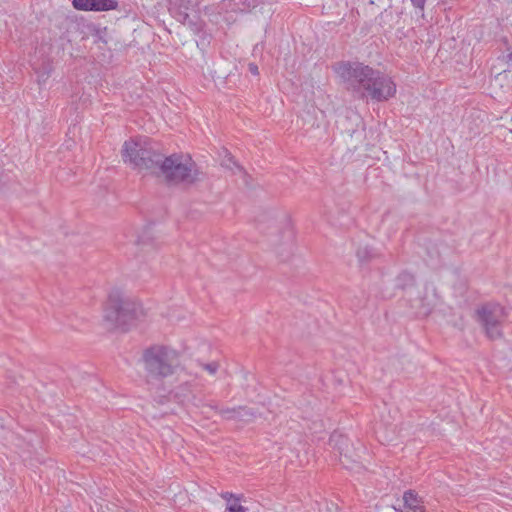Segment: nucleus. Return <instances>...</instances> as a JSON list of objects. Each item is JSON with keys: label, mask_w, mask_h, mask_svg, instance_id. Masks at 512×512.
<instances>
[{"label": "nucleus", "mask_w": 512, "mask_h": 512, "mask_svg": "<svg viewBox=\"0 0 512 512\" xmlns=\"http://www.w3.org/2000/svg\"><path fill=\"white\" fill-rule=\"evenodd\" d=\"M329 445L339 453L340 462L346 469H352L353 465L359 463L360 449L355 448L346 435L334 431L330 435Z\"/></svg>", "instance_id": "obj_6"}, {"label": "nucleus", "mask_w": 512, "mask_h": 512, "mask_svg": "<svg viewBox=\"0 0 512 512\" xmlns=\"http://www.w3.org/2000/svg\"><path fill=\"white\" fill-rule=\"evenodd\" d=\"M356 256L359 262L363 264L374 257V250L369 246H361L357 249Z\"/></svg>", "instance_id": "obj_17"}, {"label": "nucleus", "mask_w": 512, "mask_h": 512, "mask_svg": "<svg viewBox=\"0 0 512 512\" xmlns=\"http://www.w3.org/2000/svg\"><path fill=\"white\" fill-rule=\"evenodd\" d=\"M227 161L229 162V164L226 162L225 165L229 168L232 169V166L230 164H232L233 166H235L238 170H242V168L235 162L234 158L229 155Z\"/></svg>", "instance_id": "obj_22"}, {"label": "nucleus", "mask_w": 512, "mask_h": 512, "mask_svg": "<svg viewBox=\"0 0 512 512\" xmlns=\"http://www.w3.org/2000/svg\"><path fill=\"white\" fill-rule=\"evenodd\" d=\"M222 497L227 501H230L231 498H234L233 503H228L225 512H246V508L239 504V498L235 497L232 493H224Z\"/></svg>", "instance_id": "obj_14"}, {"label": "nucleus", "mask_w": 512, "mask_h": 512, "mask_svg": "<svg viewBox=\"0 0 512 512\" xmlns=\"http://www.w3.org/2000/svg\"><path fill=\"white\" fill-rule=\"evenodd\" d=\"M504 319L505 309L498 303H485L476 309V320L490 340L503 337L502 323Z\"/></svg>", "instance_id": "obj_5"}, {"label": "nucleus", "mask_w": 512, "mask_h": 512, "mask_svg": "<svg viewBox=\"0 0 512 512\" xmlns=\"http://www.w3.org/2000/svg\"><path fill=\"white\" fill-rule=\"evenodd\" d=\"M199 4V0H170V12L179 22H186L189 11L194 10Z\"/></svg>", "instance_id": "obj_9"}, {"label": "nucleus", "mask_w": 512, "mask_h": 512, "mask_svg": "<svg viewBox=\"0 0 512 512\" xmlns=\"http://www.w3.org/2000/svg\"><path fill=\"white\" fill-rule=\"evenodd\" d=\"M415 284V278L413 274L409 272H402L396 278V287L404 290L406 288L412 287Z\"/></svg>", "instance_id": "obj_13"}, {"label": "nucleus", "mask_w": 512, "mask_h": 512, "mask_svg": "<svg viewBox=\"0 0 512 512\" xmlns=\"http://www.w3.org/2000/svg\"><path fill=\"white\" fill-rule=\"evenodd\" d=\"M180 23L183 25H187L190 28V30L195 34H200L205 26L204 21L197 14L193 15L192 17L188 15L187 21Z\"/></svg>", "instance_id": "obj_12"}, {"label": "nucleus", "mask_w": 512, "mask_h": 512, "mask_svg": "<svg viewBox=\"0 0 512 512\" xmlns=\"http://www.w3.org/2000/svg\"><path fill=\"white\" fill-rule=\"evenodd\" d=\"M218 412L226 420H238V407L220 409Z\"/></svg>", "instance_id": "obj_18"}, {"label": "nucleus", "mask_w": 512, "mask_h": 512, "mask_svg": "<svg viewBox=\"0 0 512 512\" xmlns=\"http://www.w3.org/2000/svg\"><path fill=\"white\" fill-rule=\"evenodd\" d=\"M335 73L358 98L365 99L367 90L372 86L373 80L378 76L379 70L362 62L341 61L334 65Z\"/></svg>", "instance_id": "obj_3"}, {"label": "nucleus", "mask_w": 512, "mask_h": 512, "mask_svg": "<svg viewBox=\"0 0 512 512\" xmlns=\"http://www.w3.org/2000/svg\"><path fill=\"white\" fill-rule=\"evenodd\" d=\"M413 7L416 9H419L422 13V16H424V7L427 0H410Z\"/></svg>", "instance_id": "obj_21"}, {"label": "nucleus", "mask_w": 512, "mask_h": 512, "mask_svg": "<svg viewBox=\"0 0 512 512\" xmlns=\"http://www.w3.org/2000/svg\"><path fill=\"white\" fill-rule=\"evenodd\" d=\"M203 368L211 375H214L219 368V364L217 362H210L207 364H203Z\"/></svg>", "instance_id": "obj_20"}, {"label": "nucleus", "mask_w": 512, "mask_h": 512, "mask_svg": "<svg viewBox=\"0 0 512 512\" xmlns=\"http://www.w3.org/2000/svg\"><path fill=\"white\" fill-rule=\"evenodd\" d=\"M403 502L405 510L424 508L420 505L421 499L419 498L418 494L413 490H408L404 493Z\"/></svg>", "instance_id": "obj_11"}, {"label": "nucleus", "mask_w": 512, "mask_h": 512, "mask_svg": "<svg viewBox=\"0 0 512 512\" xmlns=\"http://www.w3.org/2000/svg\"><path fill=\"white\" fill-rule=\"evenodd\" d=\"M121 154L125 163L163 178L167 185H194L202 180L203 173L190 155L173 153L165 156L149 141L127 140Z\"/></svg>", "instance_id": "obj_1"}, {"label": "nucleus", "mask_w": 512, "mask_h": 512, "mask_svg": "<svg viewBox=\"0 0 512 512\" xmlns=\"http://www.w3.org/2000/svg\"><path fill=\"white\" fill-rule=\"evenodd\" d=\"M258 6V0H229L228 7L235 12L248 13Z\"/></svg>", "instance_id": "obj_10"}, {"label": "nucleus", "mask_w": 512, "mask_h": 512, "mask_svg": "<svg viewBox=\"0 0 512 512\" xmlns=\"http://www.w3.org/2000/svg\"><path fill=\"white\" fill-rule=\"evenodd\" d=\"M348 121H352V122L355 124V128H345V130H344V131H345L349 136H351V137H353L355 134L360 133V131H359L358 127H359V125H362V126H363V122H362L361 117H360L359 115H357V114H353L351 117H348V116H347V117H345V119L341 122V124H342L343 126H345V122H348Z\"/></svg>", "instance_id": "obj_15"}, {"label": "nucleus", "mask_w": 512, "mask_h": 512, "mask_svg": "<svg viewBox=\"0 0 512 512\" xmlns=\"http://www.w3.org/2000/svg\"><path fill=\"white\" fill-rule=\"evenodd\" d=\"M143 316V308L138 302L124 298L121 291L117 289L109 293L104 308V320L112 326L127 331Z\"/></svg>", "instance_id": "obj_2"}, {"label": "nucleus", "mask_w": 512, "mask_h": 512, "mask_svg": "<svg viewBox=\"0 0 512 512\" xmlns=\"http://www.w3.org/2000/svg\"><path fill=\"white\" fill-rule=\"evenodd\" d=\"M150 244H152V238L150 237L149 229H147L138 237L137 245L147 246Z\"/></svg>", "instance_id": "obj_19"}, {"label": "nucleus", "mask_w": 512, "mask_h": 512, "mask_svg": "<svg viewBox=\"0 0 512 512\" xmlns=\"http://www.w3.org/2000/svg\"><path fill=\"white\" fill-rule=\"evenodd\" d=\"M396 84L392 78L379 70L378 76L373 80L372 86L367 90L365 98L376 102H384L394 97Z\"/></svg>", "instance_id": "obj_7"}, {"label": "nucleus", "mask_w": 512, "mask_h": 512, "mask_svg": "<svg viewBox=\"0 0 512 512\" xmlns=\"http://www.w3.org/2000/svg\"><path fill=\"white\" fill-rule=\"evenodd\" d=\"M248 70L253 75H258L259 74L258 66L255 63H249Z\"/></svg>", "instance_id": "obj_23"}, {"label": "nucleus", "mask_w": 512, "mask_h": 512, "mask_svg": "<svg viewBox=\"0 0 512 512\" xmlns=\"http://www.w3.org/2000/svg\"><path fill=\"white\" fill-rule=\"evenodd\" d=\"M72 5L80 11H110L118 8V0H72Z\"/></svg>", "instance_id": "obj_8"}, {"label": "nucleus", "mask_w": 512, "mask_h": 512, "mask_svg": "<svg viewBox=\"0 0 512 512\" xmlns=\"http://www.w3.org/2000/svg\"><path fill=\"white\" fill-rule=\"evenodd\" d=\"M257 416V411L247 406L238 407V420L251 421Z\"/></svg>", "instance_id": "obj_16"}, {"label": "nucleus", "mask_w": 512, "mask_h": 512, "mask_svg": "<svg viewBox=\"0 0 512 512\" xmlns=\"http://www.w3.org/2000/svg\"><path fill=\"white\" fill-rule=\"evenodd\" d=\"M142 359L149 379L161 380L171 376L179 365L177 352L160 345L147 348Z\"/></svg>", "instance_id": "obj_4"}, {"label": "nucleus", "mask_w": 512, "mask_h": 512, "mask_svg": "<svg viewBox=\"0 0 512 512\" xmlns=\"http://www.w3.org/2000/svg\"><path fill=\"white\" fill-rule=\"evenodd\" d=\"M395 512H425V509L424 508H417V509H413V510H401V509H397V508H394Z\"/></svg>", "instance_id": "obj_24"}]
</instances>
